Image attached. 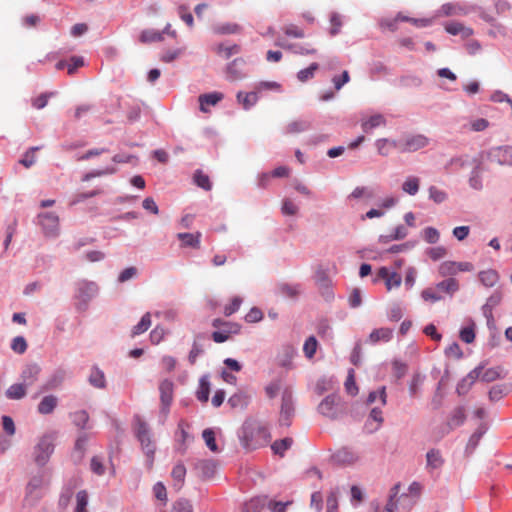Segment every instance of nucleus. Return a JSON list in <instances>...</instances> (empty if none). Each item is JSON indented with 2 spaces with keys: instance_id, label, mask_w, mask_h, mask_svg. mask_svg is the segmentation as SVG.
Masks as SVG:
<instances>
[{
  "instance_id": "bf43d9fd",
  "label": "nucleus",
  "mask_w": 512,
  "mask_h": 512,
  "mask_svg": "<svg viewBox=\"0 0 512 512\" xmlns=\"http://www.w3.org/2000/svg\"><path fill=\"white\" fill-rule=\"evenodd\" d=\"M283 32L294 38H303L305 36L304 30L295 24H289L283 27Z\"/></svg>"
},
{
  "instance_id": "7ed1b4c3",
  "label": "nucleus",
  "mask_w": 512,
  "mask_h": 512,
  "mask_svg": "<svg viewBox=\"0 0 512 512\" xmlns=\"http://www.w3.org/2000/svg\"><path fill=\"white\" fill-rule=\"evenodd\" d=\"M48 483L49 479L45 473L33 476L26 486L23 506L29 508L35 506L43 496L42 489L48 485Z\"/></svg>"
},
{
  "instance_id": "2eb2a0df",
  "label": "nucleus",
  "mask_w": 512,
  "mask_h": 512,
  "mask_svg": "<svg viewBox=\"0 0 512 512\" xmlns=\"http://www.w3.org/2000/svg\"><path fill=\"white\" fill-rule=\"evenodd\" d=\"M466 419L465 408L462 406L456 407L447 419L448 432L461 426Z\"/></svg>"
},
{
  "instance_id": "4468645a",
  "label": "nucleus",
  "mask_w": 512,
  "mask_h": 512,
  "mask_svg": "<svg viewBox=\"0 0 512 512\" xmlns=\"http://www.w3.org/2000/svg\"><path fill=\"white\" fill-rule=\"evenodd\" d=\"M223 94L220 92H212L202 94L199 96L200 110L204 113L209 111V106H215L223 99Z\"/></svg>"
},
{
  "instance_id": "bb28decb",
  "label": "nucleus",
  "mask_w": 512,
  "mask_h": 512,
  "mask_svg": "<svg viewBox=\"0 0 512 512\" xmlns=\"http://www.w3.org/2000/svg\"><path fill=\"white\" fill-rule=\"evenodd\" d=\"M267 505V496H258L246 502L242 512H260Z\"/></svg>"
},
{
  "instance_id": "052dcab7",
  "label": "nucleus",
  "mask_w": 512,
  "mask_h": 512,
  "mask_svg": "<svg viewBox=\"0 0 512 512\" xmlns=\"http://www.w3.org/2000/svg\"><path fill=\"white\" fill-rule=\"evenodd\" d=\"M440 234L437 229L427 227L423 230V238L427 243L434 244L438 242Z\"/></svg>"
},
{
  "instance_id": "13d9d810",
  "label": "nucleus",
  "mask_w": 512,
  "mask_h": 512,
  "mask_svg": "<svg viewBox=\"0 0 512 512\" xmlns=\"http://www.w3.org/2000/svg\"><path fill=\"white\" fill-rule=\"evenodd\" d=\"M308 127H309V124L306 121H303V120L293 121L290 124H288V126L286 128V132L289 134H295V133H299V132L307 130Z\"/></svg>"
},
{
  "instance_id": "9b49d317",
  "label": "nucleus",
  "mask_w": 512,
  "mask_h": 512,
  "mask_svg": "<svg viewBox=\"0 0 512 512\" xmlns=\"http://www.w3.org/2000/svg\"><path fill=\"white\" fill-rule=\"evenodd\" d=\"M377 277L385 281L388 291L398 288L401 285L402 278L396 272H390L388 268L381 267L377 272Z\"/></svg>"
},
{
  "instance_id": "473e14b6",
  "label": "nucleus",
  "mask_w": 512,
  "mask_h": 512,
  "mask_svg": "<svg viewBox=\"0 0 512 512\" xmlns=\"http://www.w3.org/2000/svg\"><path fill=\"white\" fill-rule=\"evenodd\" d=\"M386 124V120L383 115L381 114H375L369 117L367 120L362 122V129L365 132H369L374 128H377L379 126H383Z\"/></svg>"
},
{
  "instance_id": "f257e3e1",
  "label": "nucleus",
  "mask_w": 512,
  "mask_h": 512,
  "mask_svg": "<svg viewBox=\"0 0 512 512\" xmlns=\"http://www.w3.org/2000/svg\"><path fill=\"white\" fill-rule=\"evenodd\" d=\"M270 438L268 429L258 422L250 421L243 425L241 442L246 449L255 450L263 447Z\"/></svg>"
},
{
  "instance_id": "f03ea898",
  "label": "nucleus",
  "mask_w": 512,
  "mask_h": 512,
  "mask_svg": "<svg viewBox=\"0 0 512 512\" xmlns=\"http://www.w3.org/2000/svg\"><path fill=\"white\" fill-rule=\"evenodd\" d=\"M135 433L141 444L142 450L147 457L146 466L148 469H152L156 447L154 441L151 438V432L147 423L140 417H136L135 419Z\"/></svg>"
},
{
  "instance_id": "864d4df0",
  "label": "nucleus",
  "mask_w": 512,
  "mask_h": 512,
  "mask_svg": "<svg viewBox=\"0 0 512 512\" xmlns=\"http://www.w3.org/2000/svg\"><path fill=\"white\" fill-rule=\"evenodd\" d=\"M345 389L347 393L353 396L358 393V387L355 382V372L353 369H350L348 372V376L345 381Z\"/></svg>"
},
{
  "instance_id": "c85d7f7f",
  "label": "nucleus",
  "mask_w": 512,
  "mask_h": 512,
  "mask_svg": "<svg viewBox=\"0 0 512 512\" xmlns=\"http://www.w3.org/2000/svg\"><path fill=\"white\" fill-rule=\"evenodd\" d=\"M249 396L243 392H237L228 399V404L234 409H244L249 403Z\"/></svg>"
},
{
  "instance_id": "f704fd0d",
  "label": "nucleus",
  "mask_w": 512,
  "mask_h": 512,
  "mask_svg": "<svg viewBox=\"0 0 512 512\" xmlns=\"http://www.w3.org/2000/svg\"><path fill=\"white\" fill-rule=\"evenodd\" d=\"M89 383L99 389L106 386V380L103 371L97 367H93L89 375Z\"/></svg>"
},
{
  "instance_id": "dca6fc26",
  "label": "nucleus",
  "mask_w": 512,
  "mask_h": 512,
  "mask_svg": "<svg viewBox=\"0 0 512 512\" xmlns=\"http://www.w3.org/2000/svg\"><path fill=\"white\" fill-rule=\"evenodd\" d=\"M39 373L40 367L38 365H27L21 374L22 384L26 387L33 385L37 381Z\"/></svg>"
},
{
  "instance_id": "2f4dec72",
  "label": "nucleus",
  "mask_w": 512,
  "mask_h": 512,
  "mask_svg": "<svg viewBox=\"0 0 512 512\" xmlns=\"http://www.w3.org/2000/svg\"><path fill=\"white\" fill-rule=\"evenodd\" d=\"M96 290L94 283L83 282L79 284L77 297L86 302L96 293Z\"/></svg>"
},
{
  "instance_id": "3c124183",
  "label": "nucleus",
  "mask_w": 512,
  "mask_h": 512,
  "mask_svg": "<svg viewBox=\"0 0 512 512\" xmlns=\"http://www.w3.org/2000/svg\"><path fill=\"white\" fill-rule=\"evenodd\" d=\"M88 494L85 490H81L76 494L75 512H87Z\"/></svg>"
},
{
  "instance_id": "a211bd4d",
  "label": "nucleus",
  "mask_w": 512,
  "mask_h": 512,
  "mask_svg": "<svg viewBox=\"0 0 512 512\" xmlns=\"http://www.w3.org/2000/svg\"><path fill=\"white\" fill-rule=\"evenodd\" d=\"M201 232L196 233H178L177 238L182 242L183 247L200 248Z\"/></svg>"
},
{
  "instance_id": "603ef678",
  "label": "nucleus",
  "mask_w": 512,
  "mask_h": 512,
  "mask_svg": "<svg viewBox=\"0 0 512 512\" xmlns=\"http://www.w3.org/2000/svg\"><path fill=\"white\" fill-rule=\"evenodd\" d=\"M319 68L317 63L310 64L309 67L302 69L298 72L297 78L301 82H306L307 80L314 77L315 71Z\"/></svg>"
},
{
  "instance_id": "5fc2aeb1",
  "label": "nucleus",
  "mask_w": 512,
  "mask_h": 512,
  "mask_svg": "<svg viewBox=\"0 0 512 512\" xmlns=\"http://www.w3.org/2000/svg\"><path fill=\"white\" fill-rule=\"evenodd\" d=\"M399 490H400V484H395L391 491H390V497H389V500H388V503L385 507V511L384 512H394L395 510H398V507L397 505L395 504V497L398 495L399 493Z\"/></svg>"
},
{
  "instance_id": "ddd939ff",
  "label": "nucleus",
  "mask_w": 512,
  "mask_h": 512,
  "mask_svg": "<svg viewBox=\"0 0 512 512\" xmlns=\"http://www.w3.org/2000/svg\"><path fill=\"white\" fill-rule=\"evenodd\" d=\"M241 326L238 323H224V328L221 331H214L212 339L216 343H223L230 338L231 334H238Z\"/></svg>"
},
{
  "instance_id": "423d86ee",
  "label": "nucleus",
  "mask_w": 512,
  "mask_h": 512,
  "mask_svg": "<svg viewBox=\"0 0 512 512\" xmlns=\"http://www.w3.org/2000/svg\"><path fill=\"white\" fill-rule=\"evenodd\" d=\"M474 266L470 262L444 261L438 267V273L442 277H453L459 272H471Z\"/></svg>"
},
{
  "instance_id": "1a4fd4ad",
  "label": "nucleus",
  "mask_w": 512,
  "mask_h": 512,
  "mask_svg": "<svg viewBox=\"0 0 512 512\" xmlns=\"http://www.w3.org/2000/svg\"><path fill=\"white\" fill-rule=\"evenodd\" d=\"M339 404V397L335 395H328L325 397L318 406L319 412L329 418L337 416V406Z\"/></svg>"
},
{
  "instance_id": "c756f323",
  "label": "nucleus",
  "mask_w": 512,
  "mask_h": 512,
  "mask_svg": "<svg viewBox=\"0 0 512 512\" xmlns=\"http://www.w3.org/2000/svg\"><path fill=\"white\" fill-rule=\"evenodd\" d=\"M27 387L22 383H16L11 385L6 390V397L8 399L19 400L26 396Z\"/></svg>"
},
{
  "instance_id": "49530a36",
  "label": "nucleus",
  "mask_w": 512,
  "mask_h": 512,
  "mask_svg": "<svg viewBox=\"0 0 512 512\" xmlns=\"http://www.w3.org/2000/svg\"><path fill=\"white\" fill-rule=\"evenodd\" d=\"M318 342L314 336H310L306 339L303 345L304 355L308 359H312L317 351Z\"/></svg>"
},
{
  "instance_id": "5701e85b",
  "label": "nucleus",
  "mask_w": 512,
  "mask_h": 512,
  "mask_svg": "<svg viewBox=\"0 0 512 512\" xmlns=\"http://www.w3.org/2000/svg\"><path fill=\"white\" fill-rule=\"evenodd\" d=\"M475 369L480 370V377L478 379H481L484 382H493L499 378L503 377V369L501 367H492L484 369L483 367L479 366Z\"/></svg>"
},
{
  "instance_id": "c9c22d12",
  "label": "nucleus",
  "mask_w": 512,
  "mask_h": 512,
  "mask_svg": "<svg viewBox=\"0 0 512 512\" xmlns=\"http://www.w3.org/2000/svg\"><path fill=\"white\" fill-rule=\"evenodd\" d=\"M151 326V314L145 313L138 324H136L131 330V336L135 337L146 332Z\"/></svg>"
},
{
  "instance_id": "7c9ffc66",
  "label": "nucleus",
  "mask_w": 512,
  "mask_h": 512,
  "mask_svg": "<svg viewBox=\"0 0 512 512\" xmlns=\"http://www.w3.org/2000/svg\"><path fill=\"white\" fill-rule=\"evenodd\" d=\"M214 51L220 57L228 59L232 55L238 54L240 52V46L237 44H232L229 46L225 44H218L217 46H215Z\"/></svg>"
},
{
  "instance_id": "338daca9",
  "label": "nucleus",
  "mask_w": 512,
  "mask_h": 512,
  "mask_svg": "<svg viewBox=\"0 0 512 512\" xmlns=\"http://www.w3.org/2000/svg\"><path fill=\"white\" fill-rule=\"evenodd\" d=\"M421 297L424 301L437 302L442 299V296L438 294L433 288H426L421 292Z\"/></svg>"
},
{
  "instance_id": "b1692460",
  "label": "nucleus",
  "mask_w": 512,
  "mask_h": 512,
  "mask_svg": "<svg viewBox=\"0 0 512 512\" xmlns=\"http://www.w3.org/2000/svg\"><path fill=\"white\" fill-rule=\"evenodd\" d=\"M393 335V330L387 327H382L379 329H374L370 335L369 340L371 343L388 342L391 340Z\"/></svg>"
},
{
  "instance_id": "72a5a7b5",
  "label": "nucleus",
  "mask_w": 512,
  "mask_h": 512,
  "mask_svg": "<svg viewBox=\"0 0 512 512\" xmlns=\"http://www.w3.org/2000/svg\"><path fill=\"white\" fill-rule=\"evenodd\" d=\"M237 100L242 105V107L244 109L248 110L257 103L258 95L256 92H250V93L239 92L237 94Z\"/></svg>"
},
{
  "instance_id": "e2e57ef3",
  "label": "nucleus",
  "mask_w": 512,
  "mask_h": 512,
  "mask_svg": "<svg viewBox=\"0 0 512 512\" xmlns=\"http://www.w3.org/2000/svg\"><path fill=\"white\" fill-rule=\"evenodd\" d=\"M241 304H242V299L238 296H235L231 300V303L224 307V315L228 317V316L234 314L235 312H237L239 310Z\"/></svg>"
},
{
  "instance_id": "aec40b11",
  "label": "nucleus",
  "mask_w": 512,
  "mask_h": 512,
  "mask_svg": "<svg viewBox=\"0 0 512 512\" xmlns=\"http://www.w3.org/2000/svg\"><path fill=\"white\" fill-rule=\"evenodd\" d=\"M460 288L459 282L454 277H449L436 284L438 291L444 292L452 297Z\"/></svg>"
},
{
  "instance_id": "4d7b16f0",
  "label": "nucleus",
  "mask_w": 512,
  "mask_h": 512,
  "mask_svg": "<svg viewBox=\"0 0 512 512\" xmlns=\"http://www.w3.org/2000/svg\"><path fill=\"white\" fill-rule=\"evenodd\" d=\"M474 327H475V324L471 323V325L466 326V327L461 329V331H460V339L463 342H465L467 344H470V343H472L474 341V339H475Z\"/></svg>"
},
{
  "instance_id": "6ab92c4d",
  "label": "nucleus",
  "mask_w": 512,
  "mask_h": 512,
  "mask_svg": "<svg viewBox=\"0 0 512 512\" xmlns=\"http://www.w3.org/2000/svg\"><path fill=\"white\" fill-rule=\"evenodd\" d=\"M58 405V398L54 395H47L42 398L37 406V411L42 415L51 414Z\"/></svg>"
},
{
  "instance_id": "412c9836",
  "label": "nucleus",
  "mask_w": 512,
  "mask_h": 512,
  "mask_svg": "<svg viewBox=\"0 0 512 512\" xmlns=\"http://www.w3.org/2000/svg\"><path fill=\"white\" fill-rule=\"evenodd\" d=\"M480 377V370L473 369L457 386V393L459 395L466 394L474 382Z\"/></svg>"
},
{
  "instance_id": "a18cd8bd",
  "label": "nucleus",
  "mask_w": 512,
  "mask_h": 512,
  "mask_svg": "<svg viewBox=\"0 0 512 512\" xmlns=\"http://www.w3.org/2000/svg\"><path fill=\"white\" fill-rule=\"evenodd\" d=\"M486 428L484 424H481L477 430L471 435L470 439L468 440L466 449L470 452H472L478 445L481 437L485 433Z\"/></svg>"
},
{
  "instance_id": "37998d69",
  "label": "nucleus",
  "mask_w": 512,
  "mask_h": 512,
  "mask_svg": "<svg viewBox=\"0 0 512 512\" xmlns=\"http://www.w3.org/2000/svg\"><path fill=\"white\" fill-rule=\"evenodd\" d=\"M171 476L173 480L177 482L175 485H178V487L181 488L186 476L185 466L182 463L176 464L172 469Z\"/></svg>"
},
{
  "instance_id": "774afa93",
  "label": "nucleus",
  "mask_w": 512,
  "mask_h": 512,
  "mask_svg": "<svg viewBox=\"0 0 512 512\" xmlns=\"http://www.w3.org/2000/svg\"><path fill=\"white\" fill-rule=\"evenodd\" d=\"M281 211L284 215L293 216L297 214L298 207L290 199L283 200Z\"/></svg>"
},
{
  "instance_id": "0e129e2a",
  "label": "nucleus",
  "mask_w": 512,
  "mask_h": 512,
  "mask_svg": "<svg viewBox=\"0 0 512 512\" xmlns=\"http://www.w3.org/2000/svg\"><path fill=\"white\" fill-rule=\"evenodd\" d=\"M165 329L161 326H156L151 332H150V341L152 344L157 345L159 344L165 337Z\"/></svg>"
},
{
  "instance_id": "de8ad7c7",
  "label": "nucleus",
  "mask_w": 512,
  "mask_h": 512,
  "mask_svg": "<svg viewBox=\"0 0 512 512\" xmlns=\"http://www.w3.org/2000/svg\"><path fill=\"white\" fill-rule=\"evenodd\" d=\"M202 437L205 441L206 446L214 453L219 452V448L216 444L215 433L212 429L207 428L203 431Z\"/></svg>"
},
{
  "instance_id": "0eeeda50",
  "label": "nucleus",
  "mask_w": 512,
  "mask_h": 512,
  "mask_svg": "<svg viewBox=\"0 0 512 512\" xmlns=\"http://www.w3.org/2000/svg\"><path fill=\"white\" fill-rule=\"evenodd\" d=\"M294 415V405L292 392L288 389L282 393L281 411H280V424L289 426L291 418Z\"/></svg>"
},
{
  "instance_id": "393cba45",
  "label": "nucleus",
  "mask_w": 512,
  "mask_h": 512,
  "mask_svg": "<svg viewBox=\"0 0 512 512\" xmlns=\"http://www.w3.org/2000/svg\"><path fill=\"white\" fill-rule=\"evenodd\" d=\"M395 504L398 507L397 512H409L416 504V499L409 494H401L399 497H395Z\"/></svg>"
},
{
  "instance_id": "20e7f679",
  "label": "nucleus",
  "mask_w": 512,
  "mask_h": 512,
  "mask_svg": "<svg viewBox=\"0 0 512 512\" xmlns=\"http://www.w3.org/2000/svg\"><path fill=\"white\" fill-rule=\"evenodd\" d=\"M393 147L398 149L400 152H415L429 144V139L422 135H407L399 140L392 141Z\"/></svg>"
},
{
  "instance_id": "f8f14e48",
  "label": "nucleus",
  "mask_w": 512,
  "mask_h": 512,
  "mask_svg": "<svg viewBox=\"0 0 512 512\" xmlns=\"http://www.w3.org/2000/svg\"><path fill=\"white\" fill-rule=\"evenodd\" d=\"M491 161L498 162L501 165H512V149L509 147H497L490 151Z\"/></svg>"
},
{
  "instance_id": "680f3d73",
  "label": "nucleus",
  "mask_w": 512,
  "mask_h": 512,
  "mask_svg": "<svg viewBox=\"0 0 512 512\" xmlns=\"http://www.w3.org/2000/svg\"><path fill=\"white\" fill-rule=\"evenodd\" d=\"M54 95V92L43 93L32 100V106L36 109H42L47 105L49 98Z\"/></svg>"
},
{
  "instance_id": "c03bdc74",
  "label": "nucleus",
  "mask_w": 512,
  "mask_h": 512,
  "mask_svg": "<svg viewBox=\"0 0 512 512\" xmlns=\"http://www.w3.org/2000/svg\"><path fill=\"white\" fill-rule=\"evenodd\" d=\"M292 443H293V439L287 437V438L275 441L272 444L271 449L273 450V452L275 454L283 456L284 452L291 447Z\"/></svg>"
},
{
  "instance_id": "09e8293b",
  "label": "nucleus",
  "mask_w": 512,
  "mask_h": 512,
  "mask_svg": "<svg viewBox=\"0 0 512 512\" xmlns=\"http://www.w3.org/2000/svg\"><path fill=\"white\" fill-rule=\"evenodd\" d=\"M194 182L200 188L209 191L212 188L209 176L204 174L201 170H197L194 174Z\"/></svg>"
},
{
  "instance_id": "6e6552de",
  "label": "nucleus",
  "mask_w": 512,
  "mask_h": 512,
  "mask_svg": "<svg viewBox=\"0 0 512 512\" xmlns=\"http://www.w3.org/2000/svg\"><path fill=\"white\" fill-rule=\"evenodd\" d=\"M40 224L46 236L54 237L59 231V217L54 213H44L39 215Z\"/></svg>"
},
{
  "instance_id": "f3484780",
  "label": "nucleus",
  "mask_w": 512,
  "mask_h": 512,
  "mask_svg": "<svg viewBox=\"0 0 512 512\" xmlns=\"http://www.w3.org/2000/svg\"><path fill=\"white\" fill-rule=\"evenodd\" d=\"M296 354V350L291 345H285L277 355V362L280 366L285 368H291L292 359Z\"/></svg>"
},
{
  "instance_id": "ea45409f",
  "label": "nucleus",
  "mask_w": 512,
  "mask_h": 512,
  "mask_svg": "<svg viewBox=\"0 0 512 512\" xmlns=\"http://www.w3.org/2000/svg\"><path fill=\"white\" fill-rule=\"evenodd\" d=\"M214 33L219 35L237 34L241 31V27L236 23L219 24L213 28Z\"/></svg>"
},
{
  "instance_id": "79ce46f5",
  "label": "nucleus",
  "mask_w": 512,
  "mask_h": 512,
  "mask_svg": "<svg viewBox=\"0 0 512 512\" xmlns=\"http://www.w3.org/2000/svg\"><path fill=\"white\" fill-rule=\"evenodd\" d=\"M336 457L338 461L344 464H353L359 460V455L348 449L338 451Z\"/></svg>"
},
{
  "instance_id": "4c0bfd02",
  "label": "nucleus",
  "mask_w": 512,
  "mask_h": 512,
  "mask_svg": "<svg viewBox=\"0 0 512 512\" xmlns=\"http://www.w3.org/2000/svg\"><path fill=\"white\" fill-rule=\"evenodd\" d=\"M139 40L141 43H152L159 42L163 40L162 33L160 31L154 29H146L141 32Z\"/></svg>"
},
{
  "instance_id": "8fccbe9b",
  "label": "nucleus",
  "mask_w": 512,
  "mask_h": 512,
  "mask_svg": "<svg viewBox=\"0 0 512 512\" xmlns=\"http://www.w3.org/2000/svg\"><path fill=\"white\" fill-rule=\"evenodd\" d=\"M73 423L80 429L87 428L89 415L85 410H79L72 414Z\"/></svg>"
},
{
  "instance_id": "6e6d98bb",
  "label": "nucleus",
  "mask_w": 512,
  "mask_h": 512,
  "mask_svg": "<svg viewBox=\"0 0 512 512\" xmlns=\"http://www.w3.org/2000/svg\"><path fill=\"white\" fill-rule=\"evenodd\" d=\"M429 197L435 203L440 204L447 199V193L441 189H438L436 186H431L429 188Z\"/></svg>"
},
{
  "instance_id": "9d476101",
  "label": "nucleus",
  "mask_w": 512,
  "mask_h": 512,
  "mask_svg": "<svg viewBox=\"0 0 512 512\" xmlns=\"http://www.w3.org/2000/svg\"><path fill=\"white\" fill-rule=\"evenodd\" d=\"M173 390H174V384L170 380H163L159 385L162 409L165 413L168 412L169 407L172 403Z\"/></svg>"
},
{
  "instance_id": "58836bf2",
  "label": "nucleus",
  "mask_w": 512,
  "mask_h": 512,
  "mask_svg": "<svg viewBox=\"0 0 512 512\" xmlns=\"http://www.w3.org/2000/svg\"><path fill=\"white\" fill-rule=\"evenodd\" d=\"M377 399L380 400V403L382 406H385L387 403V393H386V387L382 386L376 391H371L367 397L366 404L371 405L373 404Z\"/></svg>"
},
{
  "instance_id": "69168bd1",
  "label": "nucleus",
  "mask_w": 512,
  "mask_h": 512,
  "mask_svg": "<svg viewBox=\"0 0 512 512\" xmlns=\"http://www.w3.org/2000/svg\"><path fill=\"white\" fill-rule=\"evenodd\" d=\"M11 348L16 353H24L27 349L26 340L22 336L15 337L12 341Z\"/></svg>"
},
{
  "instance_id": "a878e982",
  "label": "nucleus",
  "mask_w": 512,
  "mask_h": 512,
  "mask_svg": "<svg viewBox=\"0 0 512 512\" xmlns=\"http://www.w3.org/2000/svg\"><path fill=\"white\" fill-rule=\"evenodd\" d=\"M427 467L431 470L439 469L444 464L442 454L437 449H431L426 454Z\"/></svg>"
},
{
  "instance_id": "39448f33",
  "label": "nucleus",
  "mask_w": 512,
  "mask_h": 512,
  "mask_svg": "<svg viewBox=\"0 0 512 512\" xmlns=\"http://www.w3.org/2000/svg\"><path fill=\"white\" fill-rule=\"evenodd\" d=\"M55 435H44L35 447V461L38 465L43 466L47 463L54 451Z\"/></svg>"
},
{
  "instance_id": "4be33fe9",
  "label": "nucleus",
  "mask_w": 512,
  "mask_h": 512,
  "mask_svg": "<svg viewBox=\"0 0 512 512\" xmlns=\"http://www.w3.org/2000/svg\"><path fill=\"white\" fill-rule=\"evenodd\" d=\"M445 30L451 35H461L463 38H468L473 34L470 27L463 25L460 22H449L445 25Z\"/></svg>"
},
{
  "instance_id": "cd10ccee",
  "label": "nucleus",
  "mask_w": 512,
  "mask_h": 512,
  "mask_svg": "<svg viewBox=\"0 0 512 512\" xmlns=\"http://www.w3.org/2000/svg\"><path fill=\"white\" fill-rule=\"evenodd\" d=\"M480 282L486 287H493L499 280L498 273L493 269L481 271L479 273Z\"/></svg>"
},
{
  "instance_id": "a19ab883",
  "label": "nucleus",
  "mask_w": 512,
  "mask_h": 512,
  "mask_svg": "<svg viewBox=\"0 0 512 512\" xmlns=\"http://www.w3.org/2000/svg\"><path fill=\"white\" fill-rule=\"evenodd\" d=\"M420 180L418 177H408L402 184V190L409 194L415 195L419 190Z\"/></svg>"
},
{
  "instance_id": "e433bc0d",
  "label": "nucleus",
  "mask_w": 512,
  "mask_h": 512,
  "mask_svg": "<svg viewBox=\"0 0 512 512\" xmlns=\"http://www.w3.org/2000/svg\"><path fill=\"white\" fill-rule=\"evenodd\" d=\"M209 394L210 383L207 376H203L199 381V387L196 393L197 399L203 403H206L209 399Z\"/></svg>"
}]
</instances>
